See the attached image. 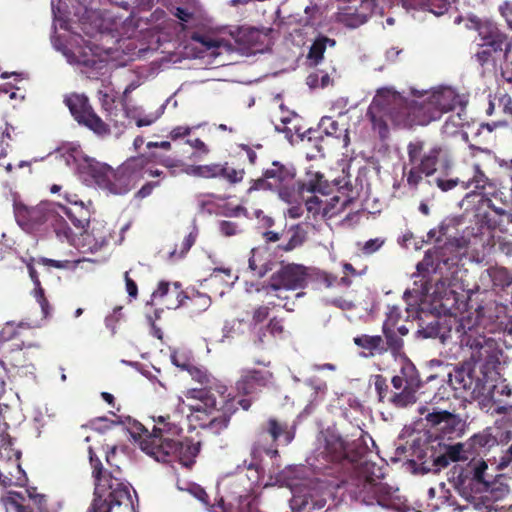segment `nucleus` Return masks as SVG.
Wrapping results in <instances>:
<instances>
[{"label":"nucleus","mask_w":512,"mask_h":512,"mask_svg":"<svg viewBox=\"0 0 512 512\" xmlns=\"http://www.w3.org/2000/svg\"><path fill=\"white\" fill-rule=\"evenodd\" d=\"M468 326H472L471 319L458 320L455 317H439V325L437 329L440 333L437 335V338H439L442 343H445L447 340L455 337L461 344L462 331H468Z\"/></svg>","instance_id":"a878e982"},{"label":"nucleus","mask_w":512,"mask_h":512,"mask_svg":"<svg viewBox=\"0 0 512 512\" xmlns=\"http://www.w3.org/2000/svg\"><path fill=\"white\" fill-rule=\"evenodd\" d=\"M459 253L456 247L451 243H445L443 246L434 247L425 252V255L417 264V270L420 273H439L444 276L451 272H456Z\"/></svg>","instance_id":"ddd939ff"},{"label":"nucleus","mask_w":512,"mask_h":512,"mask_svg":"<svg viewBox=\"0 0 512 512\" xmlns=\"http://www.w3.org/2000/svg\"><path fill=\"white\" fill-rule=\"evenodd\" d=\"M401 392L394 393L391 397V403L399 408L407 407L416 402V389H410L409 387H402Z\"/></svg>","instance_id":"8fccbe9b"},{"label":"nucleus","mask_w":512,"mask_h":512,"mask_svg":"<svg viewBox=\"0 0 512 512\" xmlns=\"http://www.w3.org/2000/svg\"><path fill=\"white\" fill-rule=\"evenodd\" d=\"M298 190L300 193H320L327 195L332 191V185L324 178L320 172L309 171L303 181L298 182Z\"/></svg>","instance_id":"c756f323"},{"label":"nucleus","mask_w":512,"mask_h":512,"mask_svg":"<svg viewBox=\"0 0 512 512\" xmlns=\"http://www.w3.org/2000/svg\"><path fill=\"white\" fill-rule=\"evenodd\" d=\"M490 276L495 287L504 289L512 285V275L506 268H496Z\"/></svg>","instance_id":"4d7b16f0"},{"label":"nucleus","mask_w":512,"mask_h":512,"mask_svg":"<svg viewBox=\"0 0 512 512\" xmlns=\"http://www.w3.org/2000/svg\"><path fill=\"white\" fill-rule=\"evenodd\" d=\"M401 318V310L398 306H388L386 312V319L383 322L382 328H395L396 324Z\"/></svg>","instance_id":"680f3d73"},{"label":"nucleus","mask_w":512,"mask_h":512,"mask_svg":"<svg viewBox=\"0 0 512 512\" xmlns=\"http://www.w3.org/2000/svg\"><path fill=\"white\" fill-rule=\"evenodd\" d=\"M500 62L501 75L507 82H512V41L506 42Z\"/></svg>","instance_id":"603ef678"},{"label":"nucleus","mask_w":512,"mask_h":512,"mask_svg":"<svg viewBox=\"0 0 512 512\" xmlns=\"http://www.w3.org/2000/svg\"><path fill=\"white\" fill-rule=\"evenodd\" d=\"M256 260H263V252L258 249L251 250V256L248 260L249 269L253 272V275L262 278L270 271L273 270V261L266 259L263 264H258Z\"/></svg>","instance_id":"79ce46f5"},{"label":"nucleus","mask_w":512,"mask_h":512,"mask_svg":"<svg viewBox=\"0 0 512 512\" xmlns=\"http://www.w3.org/2000/svg\"><path fill=\"white\" fill-rule=\"evenodd\" d=\"M504 45L499 47L489 46L487 44H477V49L474 53L475 61L485 70H495L498 61L501 59Z\"/></svg>","instance_id":"bb28decb"},{"label":"nucleus","mask_w":512,"mask_h":512,"mask_svg":"<svg viewBox=\"0 0 512 512\" xmlns=\"http://www.w3.org/2000/svg\"><path fill=\"white\" fill-rule=\"evenodd\" d=\"M99 100L105 117L115 129L122 132L130 124L129 113L125 105L116 103L113 96L99 91Z\"/></svg>","instance_id":"4be33fe9"},{"label":"nucleus","mask_w":512,"mask_h":512,"mask_svg":"<svg viewBox=\"0 0 512 512\" xmlns=\"http://www.w3.org/2000/svg\"><path fill=\"white\" fill-rule=\"evenodd\" d=\"M435 442L436 445L432 444L424 452L425 460L421 464L425 472L437 473L441 469L446 468L450 462L471 459V455L467 451V443L446 445L441 441Z\"/></svg>","instance_id":"9b49d317"},{"label":"nucleus","mask_w":512,"mask_h":512,"mask_svg":"<svg viewBox=\"0 0 512 512\" xmlns=\"http://www.w3.org/2000/svg\"><path fill=\"white\" fill-rule=\"evenodd\" d=\"M263 35L253 27L240 28L236 35V42L243 47V49L256 52L260 50Z\"/></svg>","instance_id":"f704fd0d"},{"label":"nucleus","mask_w":512,"mask_h":512,"mask_svg":"<svg viewBox=\"0 0 512 512\" xmlns=\"http://www.w3.org/2000/svg\"><path fill=\"white\" fill-rule=\"evenodd\" d=\"M220 162H213L205 165H188L185 167V173L190 176L214 179L218 177Z\"/></svg>","instance_id":"c03bdc74"},{"label":"nucleus","mask_w":512,"mask_h":512,"mask_svg":"<svg viewBox=\"0 0 512 512\" xmlns=\"http://www.w3.org/2000/svg\"><path fill=\"white\" fill-rule=\"evenodd\" d=\"M266 326L269 330V335L272 337H282L285 332L284 320L276 316L272 317Z\"/></svg>","instance_id":"e2e57ef3"},{"label":"nucleus","mask_w":512,"mask_h":512,"mask_svg":"<svg viewBox=\"0 0 512 512\" xmlns=\"http://www.w3.org/2000/svg\"><path fill=\"white\" fill-rule=\"evenodd\" d=\"M210 305V296L200 292H193L189 296L186 295L185 303L182 306L186 307L191 314L197 315L206 311Z\"/></svg>","instance_id":"a19ab883"},{"label":"nucleus","mask_w":512,"mask_h":512,"mask_svg":"<svg viewBox=\"0 0 512 512\" xmlns=\"http://www.w3.org/2000/svg\"><path fill=\"white\" fill-rule=\"evenodd\" d=\"M428 318L430 320H426L422 317L419 318L418 333L423 338H437V335L440 333L437 329L439 325V316L430 315Z\"/></svg>","instance_id":"09e8293b"},{"label":"nucleus","mask_w":512,"mask_h":512,"mask_svg":"<svg viewBox=\"0 0 512 512\" xmlns=\"http://www.w3.org/2000/svg\"><path fill=\"white\" fill-rule=\"evenodd\" d=\"M187 371L201 387L189 389L186 396L199 400L210 412L217 409V396L226 397L230 394L227 385L212 376L207 369L191 364L187 367Z\"/></svg>","instance_id":"423d86ee"},{"label":"nucleus","mask_w":512,"mask_h":512,"mask_svg":"<svg viewBox=\"0 0 512 512\" xmlns=\"http://www.w3.org/2000/svg\"><path fill=\"white\" fill-rule=\"evenodd\" d=\"M252 342L258 348H263L267 342L269 330L266 325H251Z\"/></svg>","instance_id":"bf43d9fd"},{"label":"nucleus","mask_w":512,"mask_h":512,"mask_svg":"<svg viewBox=\"0 0 512 512\" xmlns=\"http://www.w3.org/2000/svg\"><path fill=\"white\" fill-rule=\"evenodd\" d=\"M391 383L397 390H400L403 386L418 390L422 385L418 371L411 363L404 365L400 373L392 378Z\"/></svg>","instance_id":"473e14b6"},{"label":"nucleus","mask_w":512,"mask_h":512,"mask_svg":"<svg viewBox=\"0 0 512 512\" xmlns=\"http://www.w3.org/2000/svg\"><path fill=\"white\" fill-rule=\"evenodd\" d=\"M187 144L195 150L189 157L193 161H201L210 153V148L200 138L189 139Z\"/></svg>","instance_id":"13d9d810"},{"label":"nucleus","mask_w":512,"mask_h":512,"mask_svg":"<svg viewBox=\"0 0 512 512\" xmlns=\"http://www.w3.org/2000/svg\"><path fill=\"white\" fill-rule=\"evenodd\" d=\"M348 446L347 466L351 469V474L344 482L347 493L362 504H377L383 508L394 509L396 502L392 488L381 481L384 478L383 467L372 461H361L369 451L363 432L357 439L348 442Z\"/></svg>","instance_id":"f03ea898"},{"label":"nucleus","mask_w":512,"mask_h":512,"mask_svg":"<svg viewBox=\"0 0 512 512\" xmlns=\"http://www.w3.org/2000/svg\"><path fill=\"white\" fill-rule=\"evenodd\" d=\"M217 506L221 508L222 512H229L223 498H220ZM238 512H259L256 508V496L253 493L247 492L239 495Z\"/></svg>","instance_id":"49530a36"},{"label":"nucleus","mask_w":512,"mask_h":512,"mask_svg":"<svg viewBox=\"0 0 512 512\" xmlns=\"http://www.w3.org/2000/svg\"><path fill=\"white\" fill-rule=\"evenodd\" d=\"M115 484L116 486L107 494V496L113 506H120L125 500L130 499V493L129 489L119 481H115Z\"/></svg>","instance_id":"6e6d98bb"},{"label":"nucleus","mask_w":512,"mask_h":512,"mask_svg":"<svg viewBox=\"0 0 512 512\" xmlns=\"http://www.w3.org/2000/svg\"><path fill=\"white\" fill-rule=\"evenodd\" d=\"M295 176L294 167L273 161L271 166L263 171L261 177L251 180L248 191H275L283 201L291 203L295 194Z\"/></svg>","instance_id":"39448f33"},{"label":"nucleus","mask_w":512,"mask_h":512,"mask_svg":"<svg viewBox=\"0 0 512 512\" xmlns=\"http://www.w3.org/2000/svg\"><path fill=\"white\" fill-rule=\"evenodd\" d=\"M433 108L438 110L439 119L444 113L453 110L458 102V96L450 88H441L427 94Z\"/></svg>","instance_id":"c85d7f7f"},{"label":"nucleus","mask_w":512,"mask_h":512,"mask_svg":"<svg viewBox=\"0 0 512 512\" xmlns=\"http://www.w3.org/2000/svg\"><path fill=\"white\" fill-rule=\"evenodd\" d=\"M466 443L471 459H475L477 456L486 455L493 447L497 446L498 439L492 433V428H487L474 434Z\"/></svg>","instance_id":"393cba45"},{"label":"nucleus","mask_w":512,"mask_h":512,"mask_svg":"<svg viewBox=\"0 0 512 512\" xmlns=\"http://www.w3.org/2000/svg\"><path fill=\"white\" fill-rule=\"evenodd\" d=\"M354 344L363 350L362 356L375 357L385 354L384 339L380 335L361 334L353 338Z\"/></svg>","instance_id":"7c9ffc66"},{"label":"nucleus","mask_w":512,"mask_h":512,"mask_svg":"<svg viewBox=\"0 0 512 512\" xmlns=\"http://www.w3.org/2000/svg\"><path fill=\"white\" fill-rule=\"evenodd\" d=\"M197 237H198V229L195 226H193L192 230L189 232V234L187 236H185L184 239L182 240L180 249L175 248L170 252V258L173 259L175 257H177V258L184 257L188 253V251L191 249V247L195 244Z\"/></svg>","instance_id":"5fc2aeb1"},{"label":"nucleus","mask_w":512,"mask_h":512,"mask_svg":"<svg viewBox=\"0 0 512 512\" xmlns=\"http://www.w3.org/2000/svg\"><path fill=\"white\" fill-rule=\"evenodd\" d=\"M48 228H52L57 238L62 242H67L72 246H79L78 231L74 232L66 220L59 214L57 209L55 210L52 219L50 220Z\"/></svg>","instance_id":"2f4dec72"},{"label":"nucleus","mask_w":512,"mask_h":512,"mask_svg":"<svg viewBox=\"0 0 512 512\" xmlns=\"http://www.w3.org/2000/svg\"><path fill=\"white\" fill-rule=\"evenodd\" d=\"M136 430L139 431V446L143 452L147 454V449L145 448V443L149 444V441L152 440V437L156 436L160 439V442H156L155 451L160 450L164 445V442H174V437L179 435L182 432V428L178 422L172 420L170 415L160 416L156 421V424L153 426L152 432H149L148 429L141 423H138L135 426Z\"/></svg>","instance_id":"2eb2a0df"},{"label":"nucleus","mask_w":512,"mask_h":512,"mask_svg":"<svg viewBox=\"0 0 512 512\" xmlns=\"http://www.w3.org/2000/svg\"><path fill=\"white\" fill-rule=\"evenodd\" d=\"M419 413L421 415L426 413L425 420L427 423L431 428L440 431L443 437L453 439L459 437L463 432L464 422L454 413L446 410H437L436 408H433V411L430 412L425 406L419 408Z\"/></svg>","instance_id":"f3484780"},{"label":"nucleus","mask_w":512,"mask_h":512,"mask_svg":"<svg viewBox=\"0 0 512 512\" xmlns=\"http://www.w3.org/2000/svg\"><path fill=\"white\" fill-rule=\"evenodd\" d=\"M270 306L260 305L253 310L251 325L262 324L269 316Z\"/></svg>","instance_id":"338daca9"},{"label":"nucleus","mask_w":512,"mask_h":512,"mask_svg":"<svg viewBox=\"0 0 512 512\" xmlns=\"http://www.w3.org/2000/svg\"><path fill=\"white\" fill-rule=\"evenodd\" d=\"M107 495H94L88 512H111L113 505Z\"/></svg>","instance_id":"052dcab7"},{"label":"nucleus","mask_w":512,"mask_h":512,"mask_svg":"<svg viewBox=\"0 0 512 512\" xmlns=\"http://www.w3.org/2000/svg\"><path fill=\"white\" fill-rule=\"evenodd\" d=\"M219 398L220 402L217 400V409L211 412L203 404L190 407L191 417L203 421L199 425L215 434H219L226 429L231 417L237 412L234 395L230 393L226 397Z\"/></svg>","instance_id":"1a4fd4ad"},{"label":"nucleus","mask_w":512,"mask_h":512,"mask_svg":"<svg viewBox=\"0 0 512 512\" xmlns=\"http://www.w3.org/2000/svg\"><path fill=\"white\" fill-rule=\"evenodd\" d=\"M64 103L78 124L85 126L100 137L111 133L109 124L95 112L88 97L84 94L72 93L65 97Z\"/></svg>","instance_id":"9d476101"},{"label":"nucleus","mask_w":512,"mask_h":512,"mask_svg":"<svg viewBox=\"0 0 512 512\" xmlns=\"http://www.w3.org/2000/svg\"><path fill=\"white\" fill-rule=\"evenodd\" d=\"M32 347L39 348L36 344L24 345V342H22L15 345V347L3 350V357L0 358V367L5 373V377H0L2 388L5 387L6 380L14 382L18 378L34 375L33 358L28 352V349Z\"/></svg>","instance_id":"6e6552de"},{"label":"nucleus","mask_w":512,"mask_h":512,"mask_svg":"<svg viewBox=\"0 0 512 512\" xmlns=\"http://www.w3.org/2000/svg\"><path fill=\"white\" fill-rule=\"evenodd\" d=\"M56 209L57 203L50 201H42L35 206L15 203L14 214L19 226L32 231L47 229Z\"/></svg>","instance_id":"4468645a"},{"label":"nucleus","mask_w":512,"mask_h":512,"mask_svg":"<svg viewBox=\"0 0 512 512\" xmlns=\"http://www.w3.org/2000/svg\"><path fill=\"white\" fill-rule=\"evenodd\" d=\"M407 8L427 9L435 15H443L456 0H401Z\"/></svg>","instance_id":"e433bc0d"},{"label":"nucleus","mask_w":512,"mask_h":512,"mask_svg":"<svg viewBox=\"0 0 512 512\" xmlns=\"http://www.w3.org/2000/svg\"><path fill=\"white\" fill-rule=\"evenodd\" d=\"M324 441V450L321 452L323 458L329 462L345 463L347 465L348 442L335 432H328Z\"/></svg>","instance_id":"5701e85b"},{"label":"nucleus","mask_w":512,"mask_h":512,"mask_svg":"<svg viewBox=\"0 0 512 512\" xmlns=\"http://www.w3.org/2000/svg\"><path fill=\"white\" fill-rule=\"evenodd\" d=\"M477 31L481 40L480 44H487L489 46L496 45L499 47V45H504L507 42V35L493 23H481Z\"/></svg>","instance_id":"72a5a7b5"},{"label":"nucleus","mask_w":512,"mask_h":512,"mask_svg":"<svg viewBox=\"0 0 512 512\" xmlns=\"http://www.w3.org/2000/svg\"><path fill=\"white\" fill-rule=\"evenodd\" d=\"M267 432L271 435L273 441H277L281 435L285 436L287 443L293 440V434L288 431L286 423H280L274 418H270L267 423Z\"/></svg>","instance_id":"3c124183"},{"label":"nucleus","mask_w":512,"mask_h":512,"mask_svg":"<svg viewBox=\"0 0 512 512\" xmlns=\"http://www.w3.org/2000/svg\"><path fill=\"white\" fill-rule=\"evenodd\" d=\"M384 335V348L385 353L390 352L394 357H397L402 353L404 341L397 334L394 328H382Z\"/></svg>","instance_id":"37998d69"},{"label":"nucleus","mask_w":512,"mask_h":512,"mask_svg":"<svg viewBox=\"0 0 512 512\" xmlns=\"http://www.w3.org/2000/svg\"><path fill=\"white\" fill-rule=\"evenodd\" d=\"M343 196L341 194L335 195L330 199V202L323 209L324 215L329 214L330 216H334L343 212L344 210H339L342 206Z\"/></svg>","instance_id":"0e129e2a"},{"label":"nucleus","mask_w":512,"mask_h":512,"mask_svg":"<svg viewBox=\"0 0 512 512\" xmlns=\"http://www.w3.org/2000/svg\"><path fill=\"white\" fill-rule=\"evenodd\" d=\"M80 236L79 246L82 252L95 253L108 244L110 233L104 227H92L91 231L84 228V232H78Z\"/></svg>","instance_id":"b1692460"},{"label":"nucleus","mask_w":512,"mask_h":512,"mask_svg":"<svg viewBox=\"0 0 512 512\" xmlns=\"http://www.w3.org/2000/svg\"><path fill=\"white\" fill-rule=\"evenodd\" d=\"M272 373L262 369H243L235 382V390L239 395L250 396L267 387L272 379Z\"/></svg>","instance_id":"6ab92c4d"},{"label":"nucleus","mask_w":512,"mask_h":512,"mask_svg":"<svg viewBox=\"0 0 512 512\" xmlns=\"http://www.w3.org/2000/svg\"><path fill=\"white\" fill-rule=\"evenodd\" d=\"M156 442L160 439L156 436L152 437L149 444H144L147 449V455L154 458L158 462L169 463L178 461L185 467L190 468L195 463V458L200 452V442H194L188 438L183 441L175 440L174 442H164L160 450L155 449Z\"/></svg>","instance_id":"0eeeda50"},{"label":"nucleus","mask_w":512,"mask_h":512,"mask_svg":"<svg viewBox=\"0 0 512 512\" xmlns=\"http://www.w3.org/2000/svg\"><path fill=\"white\" fill-rule=\"evenodd\" d=\"M263 238L267 243L277 242L281 239L286 240V242L278 244L277 250L291 252L304 244L306 241V231L299 224H296L290 226L287 230H283L281 233L266 231L263 233Z\"/></svg>","instance_id":"412c9836"},{"label":"nucleus","mask_w":512,"mask_h":512,"mask_svg":"<svg viewBox=\"0 0 512 512\" xmlns=\"http://www.w3.org/2000/svg\"><path fill=\"white\" fill-rule=\"evenodd\" d=\"M245 176V169L235 165L233 162L225 161L219 164L218 177L224 180L229 185H236L243 181Z\"/></svg>","instance_id":"58836bf2"},{"label":"nucleus","mask_w":512,"mask_h":512,"mask_svg":"<svg viewBox=\"0 0 512 512\" xmlns=\"http://www.w3.org/2000/svg\"><path fill=\"white\" fill-rule=\"evenodd\" d=\"M461 184L463 188L469 189L473 188L474 191H479L483 194H490V192H486V188H491L493 185L490 182V179L485 175L482 171L479 164L473 165V175L467 181L462 180Z\"/></svg>","instance_id":"ea45409f"},{"label":"nucleus","mask_w":512,"mask_h":512,"mask_svg":"<svg viewBox=\"0 0 512 512\" xmlns=\"http://www.w3.org/2000/svg\"><path fill=\"white\" fill-rule=\"evenodd\" d=\"M480 329L479 326H468V331H462L461 346L472 350L471 358L474 362H484L486 365L499 363L501 350L498 342L486 337Z\"/></svg>","instance_id":"f8f14e48"},{"label":"nucleus","mask_w":512,"mask_h":512,"mask_svg":"<svg viewBox=\"0 0 512 512\" xmlns=\"http://www.w3.org/2000/svg\"><path fill=\"white\" fill-rule=\"evenodd\" d=\"M22 498L21 494L15 491H10L8 493V496L6 498V502L11 504L16 512H34L33 508L31 506H26L23 504H20L16 498Z\"/></svg>","instance_id":"774afa93"},{"label":"nucleus","mask_w":512,"mask_h":512,"mask_svg":"<svg viewBox=\"0 0 512 512\" xmlns=\"http://www.w3.org/2000/svg\"><path fill=\"white\" fill-rule=\"evenodd\" d=\"M307 277L308 272L304 265L289 263L271 275L267 289L273 291L301 289L306 286Z\"/></svg>","instance_id":"dca6fc26"},{"label":"nucleus","mask_w":512,"mask_h":512,"mask_svg":"<svg viewBox=\"0 0 512 512\" xmlns=\"http://www.w3.org/2000/svg\"><path fill=\"white\" fill-rule=\"evenodd\" d=\"M58 208L61 209L64 214H66L78 232H84V228L89 226L90 211L84 205L83 201L74 203L73 206H66L58 203L57 209Z\"/></svg>","instance_id":"cd10ccee"},{"label":"nucleus","mask_w":512,"mask_h":512,"mask_svg":"<svg viewBox=\"0 0 512 512\" xmlns=\"http://www.w3.org/2000/svg\"><path fill=\"white\" fill-rule=\"evenodd\" d=\"M509 190L508 196L502 201L500 206L496 205V202L486 197V202L489 211L479 213L480 223L485 225L488 229L494 230L496 228H502L503 226L512 223V190Z\"/></svg>","instance_id":"a211bd4d"},{"label":"nucleus","mask_w":512,"mask_h":512,"mask_svg":"<svg viewBox=\"0 0 512 512\" xmlns=\"http://www.w3.org/2000/svg\"><path fill=\"white\" fill-rule=\"evenodd\" d=\"M335 186L338 188V193L343 196L342 206L339 210H345L357 198V193L348 176L335 181Z\"/></svg>","instance_id":"a18cd8bd"},{"label":"nucleus","mask_w":512,"mask_h":512,"mask_svg":"<svg viewBox=\"0 0 512 512\" xmlns=\"http://www.w3.org/2000/svg\"><path fill=\"white\" fill-rule=\"evenodd\" d=\"M366 115L381 139L389 135L388 121L397 127L412 128L439 120V112L433 108L427 94L417 100H408L390 88L377 91Z\"/></svg>","instance_id":"f257e3e1"},{"label":"nucleus","mask_w":512,"mask_h":512,"mask_svg":"<svg viewBox=\"0 0 512 512\" xmlns=\"http://www.w3.org/2000/svg\"><path fill=\"white\" fill-rule=\"evenodd\" d=\"M501 414L503 415L501 422L507 428H512V405L509 406H501L497 405L492 411V414Z\"/></svg>","instance_id":"69168bd1"},{"label":"nucleus","mask_w":512,"mask_h":512,"mask_svg":"<svg viewBox=\"0 0 512 512\" xmlns=\"http://www.w3.org/2000/svg\"><path fill=\"white\" fill-rule=\"evenodd\" d=\"M27 327L28 324L24 322H20L18 324L13 321L6 322L0 330V349L4 350L6 343L18 338L20 328Z\"/></svg>","instance_id":"de8ad7c7"},{"label":"nucleus","mask_w":512,"mask_h":512,"mask_svg":"<svg viewBox=\"0 0 512 512\" xmlns=\"http://www.w3.org/2000/svg\"><path fill=\"white\" fill-rule=\"evenodd\" d=\"M319 128L326 136H333L340 140L344 148L349 146L350 136L348 128L341 129L339 123L332 117H322L319 122Z\"/></svg>","instance_id":"c9c22d12"},{"label":"nucleus","mask_w":512,"mask_h":512,"mask_svg":"<svg viewBox=\"0 0 512 512\" xmlns=\"http://www.w3.org/2000/svg\"><path fill=\"white\" fill-rule=\"evenodd\" d=\"M186 294L182 290L180 282H169L161 280L157 288L151 294V300L147 304L152 305L154 301H159L167 309H177L185 303Z\"/></svg>","instance_id":"aec40b11"},{"label":"nucleus","mask_w":512,"mask_h":512,"mask_svg":"<svg viewBox=\"0 0 512 512\" xmlns=\"http://www.w3.org/2000/svg\"><path fill=\"white\" fill-rule=\"evenodd\" d=\"M407 155L411 168L406 173V181L411 188H417L423 176L434 175L438 166L447 159V152L443 145L420 139L408 143Z\"/></svg>","instance_id":"20e7f679"},{"label":"nucleus","mask_w":512,"mask_h":512,"mask_svg":"<svg viewBox=\"0 0 512 512\" xmlns=\"http://www.w3.org/2000/svg\"><path fill=\"white\" fill-rule=\"evenodd\" d=\"M141 157H130L116 169L105 163L90 165L89 173L95 183L104 190L124 195L145 178Z\"/></svg>","instance_id":"7ed1b4c3"},{"label":"nucleus","mask_w":512,"mask_h":512,"mask_svg":"<svg viewBox=\"0 0 512 512\" xmlns=\"http://www.w3.org/2000/svg\"><path fill=\"white\" fill-rule=\"evenodd\" d=\"M95 478V490L94 495H107L115 486V481H119L113 478L111 473L106 472L101 476Z\"/></svg>","instance_id":"864d4df0"},{"label":"nucleus","mask_w":512,"mask_h":512,"mask_svg":"<svg viewBox=\"0 0 512 512\" xmlns=\"http://www.w3.org/2000/svg\"><path fill=\"white\" fill-rule=\"evenodd\" d=\"M335 45L336 41L334 39L319 34L313 41L308 52L307 58L310 61L311 65L317 66L318 64H320L323 60L324 52L327 46L334 47Z\"/></svg>","instance_id":"4c0bfd02"}]
</instances>
